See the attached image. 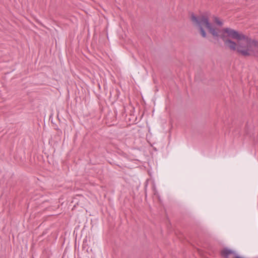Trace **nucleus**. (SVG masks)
<instances>
[{"instance_id":"f257e3e1","label":"nucleus","mask_w":258,"mask_h":258,"mask_svg":"<svg viewBox=\"0 0 258 258\" xmlns=\"http://www.w3.org/2000/svg\"><path fill=\"white\" fill-rule=\"evenodd\" d=\"M228 48L244 56H253L258 57V41L246 36L242 42L236 43L231 40L223 38Z\"/></svg>"},{"instance_id":"f03ea898","label":"nucleus","mask_w":258,"mask_h":258,"mask_svg":"<svg viewBox=\"0 0 258 258\" xmlns=\"http://www.w3.org/2000/svg\"><path fill=\"white\" fill-rule=\"evenodd\" d=\"M191 20L195 26L199 28L201 34L203 37L205 38L207 36L206 33L203 28V26H205L208 30L209 32L214 37H218L220 36V30L214 27L209 22L208 16L202 14L197 17L192 14L191 15Z\"/></svg>"},{"instance_id":"7ed1b4c3","label":"nucleus","mask_w":258,"mask_h":258,"mask_svg":"<svg viewBox=\"0 0 258 258\" xmlns=\"http://www.w3.org/2000/svg\"><path fill=\"white\" fill-rule=\"evenodd\" d=\"M221 32L222 34L220 35V37L223 41L225 46L227 47H228V45L226 44L225 42L223 40V38L227 40H230L228 37L236 40L238 43V42H242L246 36L242 33L239 32L238 31L230 28H224L222 30Z\"/></svg>"},{"instance_id":"20e7f679","label":"nucleus","mask_w":258,"mask_h":258,"mask_svg":"<svg viewBox=\"0 0 258 258\" xmlns=\"http://www.w3.org/2000/svg\"><path fill=\"white\" fill-rule=\"evenodd\" d=\"M221 254L225 258H244L237 255L235 251L227 248L221 251Z\"/></svg>"},{"instance_id":"39448f33","label":"nucleus","mask_w":258,"mask_h":258,"mask_svg":"<svg viewBox=\"0 0 258 258\" xmlns=\"http://www.w3.org/2000/svg\"><path fill=\"white\" fill-rule=\"evenodd\" d=\"M213 21L218 26H221L223 25V22L217 17H214Z\"/></svg>"}]
</instances>
